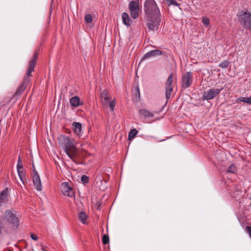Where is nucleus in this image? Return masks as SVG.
<instances>
[{"instance_id":"nucleus-13","label":"nucleus","mask_w":251,"mask_h":251,"mask_svg":"<svg viewBox=\"0 0 251 251\" xmlns=\"http://www.w3.org/2000/svg\"><path fill=\"white\" fill-rule=\"evenodd\" d=\"M100 97L103 107H107L108 105L107 101L110 99V94L108 91L107 89H104L100 93Z\"/></svg>"},{"instance_id":"nucleus-12","label":"nucleus","mask_w":251,"mask_h":251,"mask_svg":"<svg viewBox=\"0 0 251 251\" xmlns=\"http://www.w3.org/2000/svg\"><path fill=\"white\" fill-rule=\"evenodd\" d=\"M162 54V51L159 50H150L144 54L143 57L142 58L141 61L152 57L160 56Z\"/></svg>"},{"instance_id":"nucleus-27","label":"nucleus","mask_w":251,"mask_h":251,"mask_svg":"<svg viewBox=\"0 0 251 251\" xmlns=\"http://www.w3.org/2000/svg\"><path fill=\"white\" fill-rule=\"evenodd\" d=\"M84 19H85V21L87 23H92V20H93V18H92V16L91 14H86L85 16V18H84Z\"/></svg>"},{"instance_id":"nucleus-23","label":"nucleus","mask_w":251,"mask_h":251,"mask_svg":"<svg viewBox=\"0 0 251 251\" xmlns=\"http://www.w3.org/2000/svg\"><path fill=\"white\" fill-rule=\"evenodd\" d=\"M230 64V62L228 60H224L219 64V67L222 69H226Z\"/></svg>"},{"instance_id":"nucleus-24","label":"nucleus","mask_w":251,"mask_h":251,"mask_svg":"<svg viewBox=\"0 0 251 251\" xmlns=\"http://www.w3.org/2000/svg\"><path fill=\"white\" fill-rule=\"evenodd\" d=\"M243 101L251 105V98H245V97H240L237 99V101Z\"/></svg>"},{"instance_id":"nucleus-21","label":"nucleus","mask_w":251,"mask_h":251,"mask_svg":"<svg viewBox=\"0 0 251 251\" xmlns=\"http://www.w3.org/2000/svg\"><path fill=\"white\" fill-rule=\"evenodd\" d=\"M138 133V131L136 129L133 128L131 129L128 133V139L129 140H132L134 138Z\"/></svg>"},{"instance_id":"nucleus-22","label":"nucleus","mask_w":251,"mask_h":251,"mask_svg":"<svg viewBox=\"0 0 251 251\" xmlns=\"http://www.w3.org/2000/svg\"><path fill=\"white\" fill-rule=\"evenodd\" d=\"M237 171V167L234 164H231L227 168V172L229 173L232 174H236Z\"/></svg>"},{"instance_id":"nucleus-8","label":"nucleus","mask_w":251,"mask_h":251,"mask_svg":"<svg viewBox=\"0 0 251 251\" xmlns=\"http://www.w3.org/2000/svg\"><path fill=\"white\" fill-rule=\"evenodd\" d=\"M223 90L221 89L211 88L206 91L204 92L202 95L203 100H210L218 95Z\"/></svg>"},{"instance_id":"nucleus-17","label":"nucleus","mask_w":251,"mask_h":251,"mask_svg":"<svg viewBox=\"0 0 251 251\" xmlns=\"http://www.w3.org/2000/svg\"><path fill=\"white\" fill-rule=\"evenodd\" d=\"M8 200V189L5 188L0 194V202L4 203Z\"/></svg>"},{"instance_id":"nucleus-25","label":"nucleus","mask_w":251,"mask_h":251,"mask_svg":"<svg viewBox=\"0 0 251 251\" xmlns=\"http://www.w3.org/2000/svg\"><path fill=\"white\" fill-rule=\"evenodd\" d=\"M18 176L23 182V184H25L24 180V177L25 176V173L23 169H19V170H17Z\"/></svg>"},{"instance_id":"nucleus-34","label":"nucleus","mask_w":251,"mask_h":251,"mask_svg":"<svg viewBox=\"0 0 251 251\" xmlns=\"http://www.w3.org/2000/svg\"><path fill=\"white\" fill-rule=\"evenodd\" d=\"M246 230L251 238V226H247L246 227Z\"/></svg>"},{"instance_id":"nucleus-1","label":"nucleus","mask_w":251,"mask_h":251,"mask_svg":"<svg viewBox=\"0 0 251 251\" xmlns=\"http://www.w3.org/2000/svg\"><path fill=\"white\" fill-rule=\"evenodd\" d=\"M37 55L38 52L37 50H36L34 51L31 59L29 61L26 75L24 77L23 81L17 88V91L14 95V97H19L22 95L25 90L27 87V85L29 83V82L30 81V78L32 76L31 73L34 70V67L36 65Z\"/></svg>"},{"instance_id":"nucleus-32","label":"nucleus","mask_w":251,"mask_h":251,"mask_svg":"<svg viewBox=\"0 0 251 251\" xmlns=\"http://www.w3.org/2000/svg\"><path fill=\"white\" fill-rule=\"evenodd\" d=\"M135 94L136 97V99L139 100L140 98V90L138 86L135 87Z\"/></svg>"},{"instance_id":"nucleus-26","label":"nucleus","mask_w":251,"mask_h":251,"mask_svg":"<svg viewBox=\"0 0 251 251\" xmlns=\"http://www.w3.org/2000/svg\"><path fill=\"white\" fill-rule=\"evenodd\" d=\"M116 105V100L115 99H113V100H110L108 103L109 107L111 110V111H113L114 107Z\"/></svg>"},{"instance_id":"nucleus-29","label":"nucleus","mask_w":251,"mask_h":251,"mask_svg":"<svg viewBox=\"0 0 251 251\" xmlns=\"http://www.w3.org/2000/svg\"><path fill=\"white\" fill-rule=\"evenodd\" d=\"M167 2H168V5L170 6L171 5H174L176 6H178L180 4H178L176 0H165Z\"/></svg>"},{"instance_id":"nucleus-33","label":"nucleus","mask_w":251,"mask_h":251,"mask_svg":"<svg viewBox=\"0 0 251 251\" xmlns=\"http://www.w3.org/2000/svg\"><path fill=\"white\" fill-rule=\"evenodd\" d=\"M81 181H82V182L83 183H86L88 182V181H89V177L87 176H85V175H83L81 176Z\"/></svg>"},{"instance_id":"nucleus-19","label":"nucleus","mask_w":251,"mask_h":251,"mask_svg":"<svg viewBox=\"0 0 251 251\" xmlns=\"http://www.w3.org/2000/svg\"><path fill=\"white\" fill-rule=\"evenodd\" d=\"M139 113L141 116H143L146 118L153 117V114L152 113H151L150 111L145 109H140L139 111Z\"/></svg>"},{"instance_id":"nucleus-28","label":"nucleus","mask_w":251,"mask_h":251,"mask_svg":"<svg viewBox=\"0 0 251 251\" xmlns=\"http://www.w3.org/2000/svg\"><path fill=\"white\" fill-rule=\"evenodd\" d=\"M17 170H19V169H23V166L22 164V161L21 159L20 156H19L18 161V164L17 165Z\"/></svg>"},{"instance_id":"nucleus-4","label":"nucleus","mask_w":251,"mask_h":251,"mask_svg":"<svg viewBox=\"0 0 251 251\" xmlns=\"http://www.w3.org/2000/svg\"><path fill=\"white\" fill-rule=\"evenodd\" d=\"M4 221L12 225L13 226L18 227L19 221L16 212L14 210H7L5 211L2 217Z\"/></svg>"},{"instance_id":"nucleus-2","label":"nucleus","mask_w":251,"mask_h":251,"mask_svg":"<svg viewBox=\"0 0 251 251\" xmlns=\"http://www.w3.org/2000/svg\"><path fill=\"white\" fill-rule=\"evenodd\" d=\"M59 143L64 146V151L67 155L75 162V158L77 156V149L73 142L68 136L61 135L59 137Z\"/></svg>"},{"instance_id":"nucleus-18","label":"nucleus","mask_w":251,"mask_h":251,"mask_svg":"<svg viewBox=\"0 0 251 251\" xmlns=\"http://www.w3.org/2000/svg\"><path fill=\"white\" fill-rule=\"evenodd\" d=\"M63 194L64 195L69 197H73L75 195L72 189L68 186L67 184H66L64 187Z\"/></svg>"},{"instance_id":"nucleus-5","label":"nucleus","mask_w":251,"mask_h":251,"mask_svg":"<svg viewBox=\"0 0 251 251\" xmlns=\"http://www.w3.org/2000/svg\"><path fill=\"white\" fill-rule=\"evenodd\" d=\"M161 16H156L148 18L147 27L149 31L153 32L158 30L161 22Z\"/></svg>"},{"instance_id":"nucleus-38","label":"nucleus","mask_w":251,"mask_h":251,"mask_svg":"<svg viewBox=\"0 0 251 251\" xmlns=\"http://www.w3.org/2000/svg\"><path fill=\"white\" fill-rule=\"evenodd\" d=\"M42 250L43 251H46V250L44 248H42Z\"/></svg>"},{"instance_id":"nucleus-20","label":"nucleus","mask_w":251,"mask_h":251,"mask_svg":"<svg viewBox=\"0 0 251 251\" xmlns=\"http://www.w3.org/2000/svg\"><path fill=\"white\" fill-rule=\"evenodd\" d=\"M87 216L84 211H80L79 213V220L83 224H86Z\"/></svg>"},{"instance_id":"nucleus-14","label":"nucleus","mask_w":251,"mask_h":251,"mask_svg":"<svg viewBox=\"0 0 251 251\" xmlns=\"http://www.w3.org/2000/svg\"><path fill=\"white\" fill-rule=\"evenodd\" d=\"M69 101L71 105L75 107H77L83 104V103L80 102V99L78 96L72 97L70 99Z\"/></svg>"},{"instance_id":"nucleus-16","label":"nucleus","mask_w":251,"mask_h":251,"mask_svg":"<svg viewBox=\"0 0 251 251\" xmlns=\"http://www.w3.org/2000/svg\"><path fill=\"white\" fill-rule=\"evenodd\" d=\"M122 21L126 25L130 26L132 23L130 20L128 14L126 12H123L122 15Z\"/></svg>"},{"instance_id":"nucleus-15","label":"nucleus","mask_w":251,"mask_h":251,"mask_svg":"<svg viewBox=\"0 0 251 251\" xmlns=\"http://www.w3.org/2000/svg\"><path fill=\"white\" fill-rule=\"evenodd\" d=\"M74 127V131L78 136H80L82 134V126L80 123L74 122L73 124Z\"/></svg>"},{"instance_id":"nucleus-36","label":"nucleus","mask_w":251,"mask_h":251,"mask_svg":"<svg viewBox=\"0 0 251 251\" xmlns=\"http://www.w3.org/2000/svg\"><path fill=\"white\" fill-rule=\"evenodd\" d=\"M101 204V202H100V201H99L97 202V208L98 209H100Z\"/></svg>"},{"instance_id":"nucleus-31","label":"nucleus","mask_w":251,"mask_h":251,"mask_svg":"<svg viewBox=\"0 0 251 251\" xmlns=\"http://www.w3.org/2000/svg\"><path fill=\"white\" fill-rule=\"evenodd\" d=\"M202 22L203 25L206 26H207L209 25V20L206 17L202 18Z\"/></svg>"},{"instance_id":"nucleus-10","label":"nucleus","mask_w":251,"mask_h":251,"mask_svg":"<svg viewBox=\"0 0 251 251\" xmlns=\"http://www.w3.org/2000/svg\"><path fill=\"white\" fill-rule=\"evenodd\" d=\"M241 23L246 27H251V14L249 12H244L239 16Z\"/></svg>"},{"instance_id":"nucleus-7","label":"nucleus","mask_w":251,"mask_h":251,"mask_svg":"<svg viewBox=\"0 0 251 251\" xmlns=\"http://www.w3.org/2000/svg\"><path fill=\"white\" fill-rule=\"evenodd\" d=\"M193 76L191 72H187L182 75L181 87L185 89L189 87L192 84Z\"/></svg>"},{"instance_id":"nucleus-3","label":"nucleus","mask_w":251,"mask_h":251,"mask_svg":"<svg viewBox=\"0 0 251 251\" xmlns=\"http://www.w3.org/2000/svg\"><path fill=\"white\" fill-rule=\"evenodd\" d=\"M144 11L147 18L161 16L159 9L155 0H145L144 3Z\"/></svg>"},{"instance_id":"nucleus-9","label":"nucleus","mask_w":251,"mask_h":251,"mask_svg":"<svg viewBox=\"0 0 251 251\" xmlns=\"http://www.w3.org/2000/svg\"><path fill=\"white\" fill-rule=\"evenodd\" d=\"M174 80V75L173 74H171L166 81L165 86V95L167 99L170 98L171 94L173 90L172 83Z\"/></svg>"},{"instance_id":"nucleus-11","label":"nucleus","mask_w":251,"mask_h":251,"mask_svg":"<svg viewBox=\"0 0 251 251\" xmlns=\"http://www.w3.org/2000/svg\"><path fill=\"white\" fill-rule=\"evenodd\" d=\"M33 181L34 185L36 189L38 191H41L42 190V186L39 176L38 175L37 172L34 171L33 175Z\"/></svg>"},{"instance_id":"nucleus-30","label":"nucleus","mask_w":251,"mask_h":251,"mask_svg":"<svg viewBox=\"0 0 251 251\" xmlns=\"http://www.w3.org/2000/svg\"><path fill=\"white\" fill-rule=\"evenodd\" d=\"M102 243L104 245H106L109 243V237L108 235L105 234L103 235L102 237Z\"/></svg>"},{"instance_id":"nucleus-37","label":"nucleus","mask_w":251,"mask_h":251,"mask_svg":"<svg viewBox=\"0 0 251 251\" xmlns=\"http://www.w3.org/2000/svg\"><path fill=\"white\" fill-rule=\"evenodd\" d=\"M98 178L99 179H100V183H102V181H103V180H101V179H100V176H99V177H98L97 176V179H98ZM103 181H104V182H105V183H106V181H105V180H103Z\"/></svg>"},{"instance_id":"nucleus-6","label":"nucleus","mask_w":251,"mask_h":251,"mask_svg":"<svg viewBox=\"0 0 251 251\" xmlns=\"http://www.w3.org/2000/svg\"><path fill=\"white\" fill-rule=\"evenodd\" d=\"M128 8L130 11V16L133 19H136L139 15V4L138 0L131 1L128 4Z\"/></svg>"},{"instance_id":"nucleus-35","label":"nucleus","mask_w":251,"mask_h":251,"mask_svg":"<svg viewBox=\"0 0 251 251\" xmlns=\"http://www.w3.org/2000/svg\"><path fill=\"white\" fill-rule=\"evenodd\" d=\"M30 237L32 240H35V241L37 240L38 238V237H37V235H36L33 233L31 234Z\"/></svg>"}]
</instances>
